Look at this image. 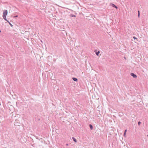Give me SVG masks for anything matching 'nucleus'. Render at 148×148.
Instances as JSON below:
<instances>
[{"instance_id": "obj_16", "label": "nucleus", "mask_w": 148, "mask_h": 148, "mask_svg": "<svg viewBox=\"0 0 148 148\" xmlns=\"http://www.w3.org/2000/svg\"><path fill=\"white\" fill-rule=\"evenodd\" d=\"M17 16H17V15L14 16L15 17H17Z\"/></svg>"}, {"instance_id": "obj_12", "label": "nucleus", "mask_w": 148, "mask_h": 148, "mask_svg": "<svg viewBox=\"0 0 148 148\" xmlns=\"http://www.w3.org/2000/svg\"><path fill=\"white\" fill-rule=\"evenodd\" d=\"M133 38L134 39V40L136 39L137 40V38H136V37H135V36L133 37Z\"/></svg>"}, {"instance_id": "obj_11", "label": "nucleus", "mask_w": 148, "mask_h": 148, "mask_svg": "<svg viewBox=\"0 0 148 148\" xmlns=\"http://www.w3.org/2000/svg\"><path fill=\"white\" fill-rule=\"evenodd\" d=\"M9 23V24H10V26L12 27L13 26V25H12L11 23H10L9 22H8Z\"/></svg>"}, {"instance_id": "obj_15", "label": "nucleus", "mask_w": 148, "mask_h": 148, "mask_svg": "<svg viewBox=\"0 0 148 148\" xmlns=\"http://www.w3.org/2000/svg\"><path fill=\"white\" fill-rule=\"evenodd\" d=\"M15 125H16L17 126L18 125V124H17V123H16L15 124Z\"/></svg>"}, {"instance_id": "obj_7", "label": "nucleus", "mask_w": 148, "mask_h": 148, "mask_svg": "<svg viewBox=\"0 0 148 148\" xmlns=\"http://www.w3.org/2000/svg\"><path fill=\"white\" fill-rule=\"evenodd\" d=\"M89 127H90V129H91V130H92L93 128V127L92 126V125L91 124H90L89 125Z\"/></svg>"}, {"instance_id": "obj_18", "label": "nucleus", "mask_w": 148, "mask_h": 148, "mask_svg": "<svg viewBox=\"0 0 148 148\" xmlns=\"http://www.w3.org/2000/svg\"><path fill=\"white\" fill-rule=\"evenodd\" d=\"M147 136H148V135H147Z\"/></svg>"}, {"instance_id": "obj_4", "label": "nucleus", "mask_w": 148, "mask_h": 148, "mask_svg": "<svg viewBox=\"0 0 148 148\" xmlns=\"http://www.w3.org/2000/svg\"><path fill=\"white\" fill-rule=\"evenodd\" d=\"M112 7L115 8H116V9H117L118 8L117 7L116 5H115L114 4H112Z\"/></svg>"}, {"instance_id": "obj_17", "label": "nucleus", "mask_w": 148, "mask_h": 148, "mask_svg": "<svg viewBox=\"0 0 148 148\" xmlns=\"http://www.w3.org/2000/svg\"><path fill=\"white\" fill-rule=\"evenodd\" d=\"M1 32V30H0V32Z\"/></svg>"}, {"instance_id": "obj_6", "label": "nucleus", "mask_w": 148, "mask_h": 148, "mask_svg": "<svg viewBox=\"0 0 148 148\" xmlns=\"http://www.w3.org/2000/svg\"><path fill=\"white\" fill-rule=\"evenodd\" d=\"M3 19L8 22H9L7 20L6 18V16H3Z\"/></svg>"}, {"instance_id": "obj_5", "label": "nucleus", "mask_w": 148, "mask_h": 148, "mask_svg": "<svg viewBox=\"0 0 148 148\" xmlns=\"http://www.w3.org/2000/svg\"><path fill=\"white\" fill-rule=\"evenodd\" d=\"M97 51V50H95V51H96L95 52H96V55L98 56L99 53H100V51H99L98 52H96V51Z\"/></svg>"}, {"instance_id": "obj_2", "label": "nucleus", "mask_w": 148, "mask_h": 148, "mask_svg": "<svg viewBox=\"0 0 148 148\" xmlns=\"http://www.w3.org/2000/svg\"><path fill=\"white\" fill-rule=\"evenodd\" d=\"M130 75L134 78H136L137 77V75L133 73H131Z\"/></svg>"}, {"instance_id": "obj_13", "label": "nucleus", "mask_w": 148, "mask_h": 148, "mask_svg": "<svg viewBox=\"0 0 148 148\" xmlns=\"http://www.w3.org/2000/svg\"><path fill=\"white\" fill-rule=\"evenodd\" d=\"M141 123V122L140 121H139L138 123V124L139 125H140V124Z\"/></svg>"}, {"instance_id": "obj_9", "label": "nucleus", "mask_w": 148, "mask_h": 148, "mask_svg": "<svg viewBox=\"0 0 148 148\" xmlns=\"http://www.w3.org/2000/svg\"><path fill=\"white\" fill-rule=\"evenodd\" d=\"M140 15V11L139 10L138 11V17H139Z\"/></svg>"}, {"instance_id": "obj_10", "label": "nucleus", "mask_w": 148, "mask_h": 148, "mask_svg": "<svg viewBox=\"0 0 148 148\" xmlns=\"http://www.w3.org/2000/svg\"><path fill=\"white\" fill-rule=\"evenodd\" d=\"M127 130H125V132H124V136L125 137V135H126V131Z\"/></svg>"}, {"instance_id": "obj_1", "label": "nucleus", "mask_w": 148, "mask_h": 148, "mask_svg": "<svg viewBox=\"0 0 148 148\" xmlns=\"http://www.w3.org/2000/svg\"><path fill=\"white\" fill-rule=\"evenodd\" d=\"M8 14V11L7 10H5L3 14V16H6Z\"/></svg>"}, {"instance_id": "obj_14", "label": "nucleus", "mask_w": 148, "mask_h": 148, "mask_svg": "<svg viewBox=\"0 0 148 148\" xmlns=\"http://www.w3.org/2000/svg\"><path fill=\"white\" fill-rule=\"evenodd\" d=\"M72 16L75 17V16L74 15H73Z\"/></svg>"}, {"instance_id": "obj_3", "label": "nucleus", "mask_w": 148, "mask_h": 148, "mask_svg": "<svg viewBox=\"0 0 148 148\" xmlns=\"http://www.w3.org/2000/svg\"><path fill=\"white\" fill-rule=\"evenodd\" d=\"M73 80L75 82H77L78 81L77 79L75 77H73L72 78Z\"/></svg>"}, {"instance_id": "obj_8", "label": "nucleus", "mask_w": 148, "mask_h": 148, "mask_svg": "<svg viewBox=\"0 0 148 148\" xmlns=\"http://www.w3.org/2000/svg\"><path fill=\"white\" fill-rule=\"evenodd\" d=\"M73 139L75 142L76 143L77 142V140L74 138L73 137Z\"/></svg>"}]
</instances>
